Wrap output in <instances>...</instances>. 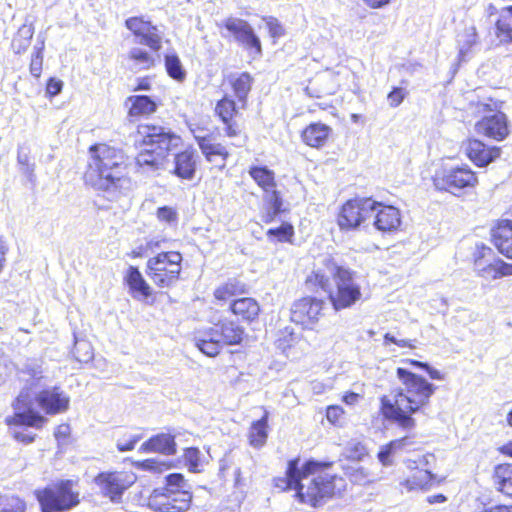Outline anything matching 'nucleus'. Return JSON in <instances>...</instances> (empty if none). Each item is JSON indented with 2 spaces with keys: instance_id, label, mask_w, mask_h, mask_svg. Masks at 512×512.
Wrapping results in <instances>:
<instances>
[{
  "instance_id": "nucleus-1",
  "label": "nucleus",
  "mask_w": 512,
  "mask_h": 512,
  "mask_svg": "<svg viewBox=\"0 0 512 512\" xmlns=\"http://www.w3.org/2000/svg\"><path fill=\"white\" fill-rule=\"evenodd\" d=\"M334 462L300 456L289 459L282 476L272 480L279 492H293L295 502L318 509L327 502L341 498L348 489L344 476L333 471Z\"/></svg>"
},
{
  "instance_id": "nucleus-2",
  "label": "nucleus",
  "mask_w": 512,
  "mask_h": 512,
  "mask_svg": "<svg viewBox=\"0 0 512 512\" xmlns=\"http://www.w3.org/2000/svg\"><path fill=\"white\" fill-rule=\"evenodd\" d=\"M395 373L401 386L392 389L390 395L379 397L378 412L383 420L410 431L417 425L414 415L423 413L430 405L437 387L407 368L397 367Z\"/></svg>"
},
{
  "instance_id": "nucleus-3",
  "label": "nucleus",
  "mask_w": 512,
  "mask_h": 512,
  "mask_svg": "<svg viewBox=\"0 0 512 512\" xmlns=\"http://www.w3.org/2000/svg\"><path fill=\"white\" fill-rule=\"evenodd\" d=\"M323 266L329 271L333 282L330 288V278L322 269H313L304 279V285L311 292L324 291L327 300L335 312L351 309L362 300L361 285L356 281L357 273L350 267L341 265L337 260L328 256L323 260Z\"/></svg>"
},
{
  "instance_id": "nucleus-4",
  "label": "nucleus",
  "mask_w": 512,
  "mask_h": 512,
  "mask_svg": "<svg viewBox=\"0 0 512 512\" xmlns=\"http://www.w3.org/2000/svg\"><path fill=\"white\" fill-rule=\"evenodd\" d=\"M89 161L82 175L84 184L107 192L121 187L128 179V158L124 151L106 142L89 146Z\"/></svg>"
},
{
  "instance_id": "nucleus-5",
  "label": "nucleus",
  "mask_w": 512,
  "mask_h": 512,
  "mask_svg": "<svg viewBox=\"0 0 512 512\" xmlns=\"http://www.w3.org/2000/svg\"><path fill=\"white\" fill-rule=\"evenodd\" d=\"M254 82L249 72L231 73L223 83L231 89L233 96L224 93L215 103L214 116L223 125L227 138H237L244 132L243 111L248 107V97Z\"/></svg>"
},
{
  "instance_id": "nucleus-6",
  "label": "nucleus",
  "mask_w": 512,
  "mask_h": 512,
  "mask_svg": "<svg viewBox=\"0 0 512 512\" xmlns=\"http://www.w3.org/2000/svg\"><path fill=\"white\" fill-rule=\"evenodd\" d=\"M124 26L147 48L133 47L125 55L129 69L135 72L154 69L160 63L159 52L163 47V33L159 26L145 15H134L125 19Z\"/></svg>"
},
{
  "instance_id": "nucleus-7",
  "label": "nucleus",
  "mask_w": 512,
  "mask_h": 512,
  "mask_svg": "<svg viewBox=\"0 0 512 512\" xmlns=\"http://www.w3.org/2000/svg\"><path fill=\"white\" fill-rule=\"evenodd\" d=\"M137 144L142 149L136 156L140 167L158 170L168 163L170 155L184 144L181 135L153 123H144L136 129Z\"/></svg>"
},
{
  "instance_id": "nucleus-8",
  "label": "nucleus",
  "mask_w": 512,
  "mask_h": 512,
  "mask_svg": "<svg viewBox=\"0 0 512 512\" xmlns=\"http://www.w3.org/2000/svg\"><path fill=\"white\" fill-rule=\"evenodd\" d=\"M249 291L248 285L239 278H229L213 290L214 302L220 306L228 304L229 313L238 322L251 324L260 315L259 302L253 298L244 296Z\"/></svg>"
},
{
  "instance_id": "nucleus-9",
  "label": "nucleus",
  "mask_w": 512,
  "mask_h": 512,
  "mask_svg": "<svg viewBox=\"0 0 512 512\" xmlns=\"http://www.w3.org/2000/svg\"><path fill=\"white\" fill-rule=\"evenodd\" d=\"M193 494L181 473L165 477L162 487L154 488L147 497L146 506L153 512H187L192 506Z\"/></svg>"
},
{
  "instance_id": "nucleus-10",
  "label": "nucleus",
  "mask_w": 512,
  "mask_h": 512,
  "mask_svg": "<svg viewBox=\"0 0 512 512\" xmlns=\"http://www.w3.org/2000/svg\"><path fill=\"white\" fill-rule=\"evenodd\" d=\"M245 328L234 320H218L195 338V346L206 356L215 358L224 346H241L245 343Z\"/></svg>"
},
{
  "instance_id": "nucleus-11",
  "label": "nucleus",
  "mask_w": 512,
  "mask_h": 512,
  "mask_svg": "<svg viewBox=\"0 0 512 512\" xmlns=\"http://www.w3.org/2000/svg\"><path fill=\"white\" fill-rule=\"evenodd\" d=\"M470 105L474 106L477 112L485 114L475 122L474 129L478 135L497 142L509 137L511 123L508 115L502 111V101L489 98L487 102H471Z\"/></svg>"
},
{
  "instance_id": "nucleus-12",
  "label": "nucleus",
  "mask_w": 512,
  "mask_h": 512,
  "mask_svg": "<svg viewBox=\"0 0 512 512\" xmlns=\"http://www.w3.org/2000/svg\"><path fill=\"white\" fill-rule=\"evenodd\" d=\"M182 263L179 251H161L147 260L145 272L157 288L169 289L180 280Z\"/></svg>"
},
{
  "instance_id": "nucleus-13",
  "label": "nucleus",
  "mask_w": 512,
  "mask_h": 512,
  "mask_svg": "<svg viewBox=\"0 0 512 512\" xmlns=\"http://www.w3.org/2000/svg\"><path fill=\"white\" fill-rule=\"evenodd\" d=\"M432 183L438 191L460 196L475 190L479 184V178L477 172L468 164H461L440 167L432 176Z\"/></svg>"
},
{
  "instance_id": "nucleus-14",
  "label": "nucleus",
  "mask_w": 512,
  "mask_h": 512,
  "mask_svg": "<svg viewBox=\"0 0 512 512\" xmlns=\"http://www.w3.org/2000/svg\"><path fill=\"white\" fill-rule=\"evenodd\" d=\"M41 512H67L80 503V494L74 482L59 480L36 492Z\"/></svg>"
},
{
  "instance_id": "nucleus-15",
  "label": "nucleus",
  "mask_w": 512,
  "mask_h": 512,
  "mask_svg": "<svg viewBox=\"0 0 512 512\" xmlns=\"http://www.w3.org/2000/svg\"><path fill=\"white\" fill-rule=\"evenodd\" d=\"M248 174L255 184L265 194V201L271 208L262 216L265 224H270L276 220V217L284 213V200L281 191L277 189V180L275 172L263 165H252L248 169Z\"/></svg>"
},
{
  "instance_id": "nucleus-16",
  "label": "nucleus",
  "mask_w": 512,
  "mask_h": 512,
  "mask_svg": "<svg viewBox=\"0 0 512 512\" xmlns=\"http://www.w3.org/2000/svg\"><path fill=\"white\" fill-rule=\"evenodd\" d=\"M476 277L493 282L512 276V263L497 256L489 246L476 245L470 259Z\"/></svg>"
},
{
  "instance_id": "nucleus-17",
  "label": "nucleus",
  "mask_w": 512,
  "mask_h": 512,
  "mask_svg": "<svg viewBox=\"0 0 512 512\" xmlns=\"http://www.w3.org/2000/svg\"><path fill=\"white\" fill-rule=\"evenodd\" d=\"M325 311L326 301L324 298L303 295L292 302L289 319L303 331H316L325 316Z\"/></svg>"
},
{
  "instance_id": "nucleus-18",
  "label": "nucleus",
  "mask_w": 512,
  "mask_h": 512,
  "mask_svg": "<svg viewBox=\"0 0 512 512\" xmlns=\"http://www.w3.org/2000/svg\"><path fill=\"white\" fill-rule=\"evenodd\" d=\"M102 497L112 503H121L125 492L137 481L132 470H108L99 472L93 479Z\"/></svg>"
},
{
  "instance_id": "nucleus-19",
  "label": "nucleus",
  "mask_w": 512,
  "mask_h": 512,
  "mask_svg": "<svg viewBox=\"0 0 512 512\" xmlns=\"http://www.w3.org/2000/svg\"><path fill=\"white\" fill-rule=\"evenodd\" d=\"M374 200L369 197H354L346 200L338 209L336 223L340 231L358 230L373 213Z\"/></svg>"
},
{
  "instance_id": "nucleus-20",
  "label": "nucleus",
  "mask_w": 512,
  "mask_h": 512,
  "mask_svg": "<svg viewBox=\"0 0 512 512\" xmlns=\"http://www.w3.org/2000/svg\"><path fill=\"white\" fill-rule=\"evenodd\" d=\"M32 391L30 387H25L14 404L15 414L13 418H8L7 424L12 436L19 442L29 444L32 441Z\"/></svg>"
},
{
  "instance_id": "nucleus-21",
  "label": "nucleus",
  "mask_w": 512,
  "mask_h": 512,
  "mask_svg": "<svg viewBox=\"0 0 512 512\" xmlns=\"http://www.w3.org/2000/svg\"><path fill=\"white\" fill-rule=\"evenodd\" d=\"M434 457L427 453L417 460H406L407 475L400 481V486L407 491H426L441 483V479L433 474L428 468V458Z\"/></svg>"
},
{
  "instance_id": "nucleus-22",
  "label": "nucleus",
  "mask_w": 512,
  "mask_h": 512,
  "mask_svg": "<svg viewBox=\"0 0 512 512\" xmlns=\"http://www.w3.org/2000/svg\"><path fill=\"white\" fill-rule=\"evenodd\" d=\"M218 27L227 31L224 37L233 36L235 41L247 51L258 56L262 54L261 41L246 20L228 17L218 24Z\"/></svg>"
},
{
  "instance_id": "nucleus-23",
  "label": "nucleus",
  "mask_w": 512,
  "mask_h": 512,
  "mask_svg": "<svg viewBox=\"0 0 512 512\" xmlns=\"http://www.w3.org/2000/svg\"><path fill=\"white\" fill-rule=\"evenodd\" d=\"M464 154L476 167L484 168L500 158L502 149L490 145L476 137H468L463 141Z\"/></svg>"
},
{
  "instance_id": "nucleus-24",
  "label": "nucleus",
  "mask_w": 512,
  "mask_h": 512,
  "mask_svg": "<svg viewBox=\"0 0 512 512\" xmlns=\"http://www.w3.org/2000/svg\"><path fill=\"white\" fill-rule=\"evenodd\" d=\"M123 283L133 299L147 303L154 302L156 293L137 266L130 265L126 269Z\"/></svg>"
},
{
  "instance_id": "nucleus-25",
  "label": "nucleus",
  "mask_w": 512,
  "mask_h": 512,
  "mask_svg": "<svg viewBox=\"0 0 512 512\" xmlns=\"http://www.w3.org/2000/svg\"><path fill=\"white\" fill-rule=\"evenodd\" d=\"M373 225L376 230L382 233H395L400 230L402 224V215L400 210L389 204L374 200Z\"/></svg>"
},
{
  "instance_id": "nucleus-26",
  "label": "nucleus",
  "mask_w": 512,
  "mask_h": 512,
  "mask_svg": "<svg viewBox=\"0 0 512 512\" xmlns=\"http://www.w3.org/2000/svg\"><path fill=\"white\" fill-rule=\"evenodd\" d=\"M340 86L337 74L323 71L316 73L308 80L304 91L311 98H323L337 93Z\"/></svg>"
},
{
  "instance_id": "nucleus-27",
  "label": "nucleus",
  "mask_w": 512,
  "mask_h": 512,
  "mask_svg": "<svg viewBox=\"0 0 512 512\" xmlns=\"http://www.w3.org/2000/svg\"><path fill=\"white\" fill-rule=\"evenodd\" d=\"M196 142L207 162L214 164L219 170L226 167L231 154L225 145L216 142L210 134L196 137Z\"/></svg>"
},
{
  "instance_id": "nucleus-28",
  "label": "nucleus",
  "mask_w": 512,
  "mask_h": 512,
  "mask_svg": "<svg viewBox=\"0 0 512 512\" xmlns=\"http://www.w3.org/2000/svg\"><path fill=\"white\" fill-rule=\"evenodd\" d=\"M490 241L501 255L512 259V219L495 220L490 229Z\"/></svg>"
},
{
  "instance_id": "nucleus-29",
  "label": "nucleus",
  "mask_w": 512,
  "mask_h": 512,
  "mask_svg": "<svg viewBox=\"0 0 512 512\" xmlns=\"http://www.w3.org/2000/svg\"><path fill=\"white\" fill-rule=\"evenodd\" d=\"M332 132V127L327 124L311 122L300 131V139L307 147L321 149L330 141Z\"/></svg>"
},
{
  "instance_id": "nucleus-30",
  "label": "nucleus",
  "mask_w": 512,
  "mask_h": 512,
  "mask_svg": "<svg viewBox=\"0 0 512 512\" xmlns=\"http://www.w3.org/2000/svg\"><path fill=\"white\" fill-rule=\"evenodd\" d=\"M126 104H129L127 117L133 121L149 118L158 109L157 102L148 95L129 96L126 99Z\"/></svg>"
},
{
  "instance_id": "nucleus-31",
  "label": "nucleus",
  "mask_w": 512,
  "mask_h": 512,
  "mask_svg": "<svg viewBox=\"0 0 512 512\" xmlns=\"http://www.w3.org/2000/svg\"><path fill=\"white\" fill-rule=\"evenodd\" d=\"M36 400L40 408L51 415L65 412L69 407V398L57 388L41 391Z\"/></svg>"
},
{
  "instance_id": "nucleus-32",
  "label": "nucleus",
  "mask_w": 512,
  "mask_h": 512,
  "mask_svg": "<svg viewBox=\"0 0 512 512\" xmlns=\"http://www.w3.org/2000/svg\"><path fill=\"white\" fill-rule=\"evenodd\" d=\"M139 451L141 453L174 455L177 451L175 437L169 433H158L144 441Z\"/></svg>"
},
{
  "instance_id": "nucleus-33",
  "label": "nucleus",
  "mask_w": 512,
  "mask_h": 512,
  "mask_svg": "<svg viewBox=\"0 0 512 512\" xmlns=\"http://www.w3.org/2000/svg\"><path fill=\"white\" fill-rule=\"evenodd\" d=\"M196 151L188 147L174 155L173 173L184 180H191L196 173Z\"/></svg>"
},
{
  "instance_id": "nucleus-34",
  "label": "nucleus",
  "mask_w": 512,
  "mask_h": 512,
  "mask_svg": "<svg viewBox=\"0 0 512 512\" xmlns=\"http://www.w3.org/2000/svg\"><path fill=\"white\" fill-rule=\"evenodd\" d=\"M269 436V412L265 411L260 419L251 423L247 439L251 447L260 449L267 443Z\"/></svg>"
},
{
  "instance_id": "nucleus-35",
  "label": "nucleus",
  "mask_w": 512,
  "mask_h": 512,
  "mask_svg": "<svg viewBox=\"0 0 512 512\" xmlns=\"http://www.w3.org/2000/svg\"><path fill=\"white\" fill-rule=\"evenodd\" d=\"M491 479L499 493L512 497V463L504 462L495 465Z\"/></svg>"
},
{
  "instance_id": "nucleus-36",
  "label": "nucleus",
  "mask_w": 512,
  "mask_h": 512,
  "mask_svg": "<svg viewBox=\"0 0 512 512\" xmlns=\"http://www.w3.org/2000/svg\"><path fill=\"white\" fill-rule=\"evenodd\" d=\"M501 14L494 24V35L500 44L508 45L512 43V23L508 15L512 17V4L502 8Z\"/></svg>"
},
{
  "instance_id": "nucleus-37",
  "label": "nucleus",
  "mask_w": 512,
  "mask_h": 512,
  "mask_svg": "<svg viewBox=\"0 0 512 512\" xmlns=\"http://www.w3.org/2000/svg\"><path fill=\"white\" fill-rule=\"evenodd\" d=\"M164 67L167 75L173 80L181 83L186 79V70L176 52L164 55Z\"/></svg>"
},
{
  "instance_id": "nucleus-38",
  "label": "nucleus",
  "mask_w": 512,
  "mask_h": 512,
  "mask_svg": "<svg viewBox=\"0 0 512 512\" xmlns=\"http://www.w3.org/2000/svg\"><path fill=\"white\" fill-rule=\"evenodd\" d=\"M266 236L271 242L292 243L295 229L291 222L283 221L279 226L268 229Z\"/></svg>"
},
{
  "instance_id": "nucleus-39",
  "label": "nucleus",
  "mask_w": 512,
  "mask_h": 512,
  "mask_svg": "<svg viewBox=\"0 0 512 512\" xmlns=\"http://www.w3.org/2000/svg\"><path fill=\"white\" fill-rule=\"evenodd\" d=\"M324 419L329 426L334 428H344L348 423L346 410L339 404H330L325 407Z\"/></svg>"
},
{
  "instance_id": "nucleus-40",
  "label": "nucleus",
  "mask_w": 512,
  "mask_h": 512,
  "mask_svg": "<svg viewBox=\"0 0 512 512\" xmlns=\"http://www.w3.org/2000/svg\"><path fill=\"white\" fill-rule=\"evenodd\" d=\"M143 437L144 435L140 429H134L132 431L125 430L121 432L117 439V450L119 452L132 451Z\"/></svg>"
},
{
  "instance_id": "nucleus-41",
  "label": "nucleus",
  "mask_w": 512,
  "mask_h": 512,
  "mask_svg": "<svg viewBox=\"0 0 512 512\" xmlns=\"http://www.w3.org/2000/svg\"><path fill=\"white\" fill-rule=\"evenodd\" d=\"M32 39V25L24 24L19 28L17 34L12 40L13 50L20 54L25 52L31 45Z\"/></svg>"
},
{
  "instance_id": "nucleus-42",
  "label": "nucleus",
  "mask_w": 512,
  "mask_h": 512,
  "mask_svg": "<svg viewBox=\"0 0 512 512\" xmlns=\"http://www.w3.org/2000/svg\"><path fill=\"white\" fill-rule=\"evenodd\" d=\"M134 467L138 470L148 471L156 474H161L170 468L172 464L169 461H161L155 458H148L144 460H138L133 463Z\"/></svg>"
},
{
  "instance_id": "nucleus-43",
  "label": "nucleus",
  "mask_w": 512,
  "mask_h": 512,
  "mask_svg": "<svg viewBox=\"0 0 512 512\" xmlns=\"http://www.w3.org/2000/svg\"><path fill=\"white\" fill-rule=\"evenodd\" d=\"M31 145L27 141L19 146L17 154V164L19 171L30 181L32 171L30 170Z\"/></svg>"
},
{
  "instance_id": "nucleus-44",
  "label": "nucleus",
  "mask_w": 512,
  "mask_h": 512,
  "mask_svg": "<svg viewBox=\"0 0 512 512\" xmlns=\"http://www.w3.org/2000/svg\"><path fill=\"white\" fill-rule=\"evenodd\" d=\"M25 504L18 497L0 496V512H24Z\"/></svg>"
},
{
  "instance_id": "nucleus-45",
  "label": "nucleus",
  "mask_w": 512,
  "mask_h": 512,
  "mask_svg": "<svg viewBox=\"0 0 512 512\" xmlns=\"http://www.w3.org/2000/svg\"><path fill=\"white\" fill-rule=\"evenodd\" d=\"M402 363L424 370L428 374V376L433 380H443L445 378L444 374L441 371L431 367L427 362L407 358L403 359Z\"/></svg>"
},
{
  "instance_id": "nucleus-46",
  "label": "nucleus",
  "mask_w": 512,
  "mask_h": 512,
  "mask_svg": "<svg viewBox=\"0 0 512 512\" xmlns=\"http://www.w3.org/2000/svg\"><path fill=\"white\" fill-rule=\"evenodd\" d=\"M183 459L190 472H197L200 464V450L197 447L184 449Z\"/></svg>"
},
{
  "instance_id": "nucleus-47",
  "label": "nucleus",
  "mask_w": 512,
  "mask_h": 512,
  "mask_svg": "<svg viewBox=\"0 0 512 512\" xmlns=\"http://www.w3.org/2000/svg\"><path fill=\"white\" fill-rule=\"evenodd\" d=\"M155 214L160 222L172 224L178 221V212L176 208L171 206L158 207Z\"/></svg>"
},
{
  "instance_id": "nucleus-48",
  "label": "nucleus",
  "mask_w": 512,
  "mask_h": 512,
  "mask_svg": "<svg viewBox=\"0 0 512 512\" xmlns=\"http://www.w3.org/2000/svg\"><path fill=\"white\" fill-rule=\"evenodd\" d=\"M408 91L404 87H392L387 94V102L391 108H396L401 105L407 97Z\"/></svg>"
},
{
  "instance_id": "nucleus-49",
  "label": "nucleus",
  "mask_w": 512,
  "mask_h": 512,
  "mask_svg": "<svg viewBox=\"0 0 512 512\" xmlns=\"http://www.w3.org/2000/svg\"><path fill=\"white\" fill-rule=\"evenodd\" d=\"M397 451L389 441L385 445L381 446L377 453V459L383 466H391L393 464V455L396 454Z\"/></svg>"
},
{
  "instance_id": "nucleus-50",
  "label": "nucleus",
  "mask_w": 512,
  "mask_h": 512,
  "mask_svg": "<svg viewBox=\"0 0 512 512\" xmlns=\"http://www.w3.org/2000/svg\"><path fill=\"white\" fill-rule=\"evenodd\" d=\"M390 442L397 452L406 451L416 443L415 436L412 434H406L402 437L393 439Z\"/></svg>"
},
{
  "instance_id": "nucleus-51",
  "label": "nucleus",
  "mask_w": 512,
  "mask_h": 512,
  "mask_svg": "<svg viewBox=\"0 0 512 512\" xmlns=\"http://www.w3.org/2000/svg\"><path fill=\"white\" fill-rule=\"evenodd\" d=\"M266 25L272 38L277 39L285 35V29L277 18L269 17L266 20Z\"/></svg>"
},
{
  "instance_id": "nucleus-52",
  "label": "nucleus",
  "mask_w": 512,
  "mask_h": 512,
  "mask_svg": "<svg viewBox=\"0 0 512 512\" xmlns=\"http://www.w3.org/2000/svg\"><path fill=\"white\" fill-rule=\"evenodd\" d=\"M161 245V241L159 240H150L146 243V248L139 247L137 250H132L128 256L132 259L141 258L144 256L147 249L154 250L158 249Z\"/></svg>"
},
{
  "instance_id": "nucleus-53",
  "label": "nucleus",
  "mask_w": 512,
  "mask_h": 512,
  "mask_svg": "<svg viewBox=\"0 0 512 512\" xmlns=\"http://www.w3.org/2000/svg\"><path fill=\"white\" fill-rule=\"evenodd\" d=\"M62 88L63 82L59 79L52 77L47 81L45 91L49 97H53L59 94Z\"/></svg>"
},
{
  "instance_id": "nucleus-54",
  "label": "nucleus",
  "mask_w": 512,
  "mask_h": 512,
  "mask_svg": "<svg viewBox=\"0 0 512 512\" xmlns=\"http://www.w3.org/2000/svg\"><path fill=\"white\" fill-rule=\"evenodd\" d=\"M363 396L353 391H346L341 396V401L347 406H354L362 400Z\"/></svg>"
},
{
  "instance_id": "nucleus-55",
  "label": "nucleus",
  "mask_w": 512,
  "mask_h": 512,
  "mask_svg": "<svg viewBox=\"0 0 512 512\" xmlns=\"http://www.w3.org/2000/svg\"><path fill=\"white\" fill-rule=\"evenodd\" d=\"M151 80H152V77L148 76V75H145V76H142V77L138 78L137 82H136V85L132 89V91L137 92V91H149V90H151V87H152Z\"/></svg>"
},
{
  "instance_id": "nucleus-56",
  "label": "nucleus",
  "mask_w": 512,
  "mask_h": 512,
  "mask_svg": "<svg viewBox=\"0 0 512 512\" xmlns=\"http://www.w3.org/2000/svg\"><path fill=\"white\" fill-rule=\"evenodd\" d=\"M238 354L236 351H230V360L231 364L223 367V372L225 374H236L242 375L240 372V365L236 362L235 355Z\"/></svg>"
},
{
  "instance_id": "nucleus-57",
  "label": "nucleus",
  "mask_w": 512,
  "mask_h": 512,
  "mask_svg": "<svg viewBox=\"0 0 512 512\" xmlns=\"http://www.w3.org/2000/svg\"><path fill=\"white\" fill-rule=\"evenodd\" d=\"M54 436L58 441H66L70 436V427L68 424H60L54 432Z\"/></svg>"
},
{
  "instance_id": "nucleus-58",
  "label": "nucleus",
  "mask_w": 512,
  "mask_h": 512,
  "mask_svg": "<svg viewBox=\"0 0 512 512\" xmlns=\"http://www.w3.org/2000/svg\"><path fill=\"white\" fill-rule=\"evenodd\" d=\"M367 7L371 9H378L386 6L391 0H361Z\"/></svg>"
},
{
  "instance_id": "nucleus-59",
  "label": "nucleus",
  "mask_w": 512,
  "mask_h": 512,
  "mask_svg": "<svg viewBox=\"0 0 512 512\" xmlns=\"http://www.w3.org/2000/svg\"><path fill=\"white\" fill-rule=\"evenodd\" d=\"M8 251V246L5 241L0 237V272L4 267V263L6 261V254Z\"/></svg>"
},
{
  "instance_id": "nucleus-60",
  "label": "nucleus",
  "mask_w": 512,
  "mask_h": 512,
  "mask_svg": "<svg viewBox=\"0 0 512 512\" xmlns=\"http://www.w3.org/2000/svg\"><path fill=\"white\" fill-rule=\"evenodd\" d=\"M482 512H512V505L498 504L484 509Z\"/></svg>"
},
{
  "instance_id": "nucleus-61",
  "label": "nucleus",
  "mask_w": 512,
  "mask_h": 512,
  "mask_svg": "<svg viewBox=\"0 0 512 512\" xmlns=\"http://www.w3.org/2000/svg\"><path fill=\"white\" fill-rule=\"evenodd\" d=\"M497 450L500 454L512 458V441L503 444Z\"/></svg>"
},
{
  "instance_id": "nucleus-62",
  "label": "nucleus",
  "mask_w": 512,
  "mask_h": 512,
  "mask_svg": "<svg viewBox=\"0 0 512 512\" xmlns=\"http://www.w3.org/2000/svg\"><path fill=\"white\" fill-rule=\"evenodd\" d=\"M447 500V497L444 494H434L427 497L426 501L429 504L443 503Z\"/></svg>"
},
{
  "instance_id": "nucleus-63",
  "label": "nucleus",
  "mask_w": 512,
  "mask_h": 512,
  "mask_svg": "<svg viewBox=\"0 0 512 512\" xmlns=\"http://www.w3.org/2000/svg\"><path fill=\"white\" fill-rule=\"evenodd\" d=\"M397 346L408 349L416 348V341L409 339H398Z\"/></svg>"
},
{
  "instance_id": "nucleus-64",
  "label": "nucleus",
  "mask_w": 512,
  "mask_h": 512,
  "mask_svg": "<svg viewBox=\"0 0 512 512\" xmlns=\"http://www.w3.org/2000/svg\"><path fill=\"white\" fill-rule=\"evenodd\" d=\"M383 340H384L385 344H395V345H397V342H398V339L395 336L391 335L390 333L384 334Z\"/></svg>"
}]
</instances>
